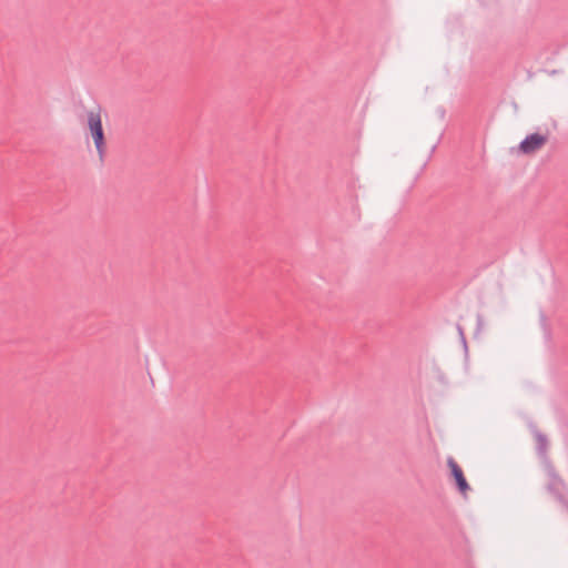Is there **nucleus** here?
Segmentation results:
<instances>
[{
  "label": "nucleus",
  "mask_w": 568,
  "mask_h": 568,
  "mask_svg": "<svg viewBox=\"0 0 568 568\" xmlns=\"http://www.w3.org/2000/svg\"><path fill=\"white\" fill-rule=\"evenodd\" d=\"M85 128L94 148L102 160L106 152V138L103 129V112L100 108L91 109L85 114Z\"/></svg>",
  "instance_id": "1"
},
{
  "label": "nucleus",
  "mask_w": 568,
  "mask_h": 568,
  "mask_svg": "<svg viewBox=\"0 0 568 568\" xmlns=\"http://www.w3.org/2000/svg\"><path fill=\"white\" fill-rule=\"evenodd\" d=\"M551 449V440L545 433L535 434V453L547 462Z\"/></svg>",
  "instance_id": "2"
},
{
  "label": "nucleus",
  "mask_w": 568,
  "mask_h": 568,
  "mask_svg": "<svg viewBox=\"0 0 568 568\" xmlns=\"http://www.w3.org/2000/svg\"><path fill=\"white\" fill-rule=\"evenodd\" d=\"M447 464H448V467L452 471V475L453 477L455 478V481L457 484V487L459 489V491L463 494V495H466L467 491L469 490V485L464 476V473L462 470V468L459 467V465L453 459V458H449L447 460Z\"/></svg>",
  "instance_id": "3"
},
{
  "label": "nucleus",
  "mask_w": 568,
  "mask_h": 568,
  "mask_svg": "<svg viewBox=\"0 0 568 568\" xmlns=\"http://www.w3.org/2000/svg\"><path fill=\"white\" fill-rule=\"evenodd\" d=\"M538 323H539V329H540V336L545 341H549L551 337L552 328L550 321L546 316V314L540 313L538 316Z\"/></svg>",
  "instance_id": "4"
},
{
  "label": "nucleus",
  "mask_w": 568,
  "mask_h": 568,
  "mask_svg": "<svg viewBox=\"0 0 568 568\" xmlns=\"http://www.w3.org/2000/svg\"><path fill=\"white\" fill-rule=\"evenodd\" d=\"M532 151V135H528L517 146L510 149L513 155L529 154Z\"/></svg>",
  "instance_id": "5"
},
{
  "label": "nucleus",
  "mask_w": 568,
  "mask_h": 568,
  "mask_svg": "<svg viewBox=\"0 0 568 568\" xmlns=\"http://www.w3.org/2000/svg\"><path fill=\"white\" fill-rule=\"evenodd\" d=\"M566 488V484L564 479L557 474L555 470L550 474V490L556 494L560 495Z\"/></svg>",
  "instance_id": "6"
},
{
  "label": "nucleus",
  "mask_w": 568,
  "mask_h": 568,
  "mask_svg": "<svg viewBox=\"0 0 568 568\" xmlns=\"http://www.w3.org/2000/svg\"><path fill=\"white\" fill-rule=\"evenodd\" d=\"M548 140L547 134L535 133V149L544 145Z\"/></svg>",
  "instance_id": "7"
}]
</instances>
